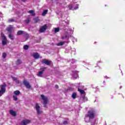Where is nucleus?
<instances>
[{
  "label": "nucleus",
  "mask_w": 125,
  "mask_h": 125,
  "mask_svg": "<svg viewBox=\"0 0 125 125\" xmlns=\"http://www.w3.org/2000/svg\"><path fill=\"white\" fill-rule=\"evenodd\" d=\"M40 97H41L42 100H43V107H47L46 105L49 103V100L48 98L47 97H45L44 95H41Z\"/></svg>",
  "instance_id": "f03ea898"
},
{
  "label": "nucleus",
  "mask_w": 125,
  "mask_h": 125,
  "mask_svg": "<svg viewBox=\"0 0 125 125\" xmlns=\"http://www.w3.org/2000/svg\"><path fill=\"white\" fill-rule=\"evenodd\" d=\"M12 78L13 81H18V78L17 77H12Z\"/></svg>",
  "instance_id": "2f4dec72"
},
{
  "label": "nucleus",
  "mask_w": 125,
  "mask_h": 125,
  "mask_svg": "<svg viewBox=\"0 0 125 125\" xmlns=\"http://www.w3.org/2000/svg\"><path fill=\"white\" fill-rule=\"evenodd\" d=\"M34 21H35V23H37L40 21V19H39V18H35L34 19Z\"/></svg>",
  "instance_id": "4be33fe9"
},
{
  "label": "nucleus",
  "mask_w": 125,
  "mask_h": 125,
  "mask_svg": "<svg viewBox=\"0 0 125 125\" xmlns=\"http://www.w3.org/2000/svg\"><path fill=\"white\" fill-rule=\"evenodd\" d=\"M64 39H67V40H69V38H68V36L67 35H65V36H62V39L63 40Z\"/></svg>",
  "instance_id": "cd10ccee"
},
{
  "label": "nucleus",
  "mask_w": 125,
  "mask_h": 125,
  "mask_svg": "<svg viewBox=\"0 0 125 125\" xmlns=\"http://www.w3.org/2000/svg\"><path fill=\"white\" fill-rule=\"evenodd\" d=\"M68 7H69V10H72V5H69Z\"/></svg>",
  "instance_id": "72a5a7b5"
},
{
  "label": "nucleus",
  "mask_w": 125,
  "mask_h": 125,
  "mask_svg": "<svg viewBox=\"0 0 125 125\" xmlns=\"http://www.w3.org/2000/svg\"><path fill=\"white\" fill-rule=\"evenodd\" d=\"M29 48V46L27 45H25L24 46H23V48L24 49V50H28Z\"/></svg>",
  "instance_id": "7c9ffc66"
},
{
  "label": "nucleus",
  "mask_w": 125,
  "mask_h": 125,
  "mask_svg": "<svg viewBox=\"0 0 125 125\" xmlns=\"http://www.w3.org/2000/svg\"><path fill=\"white\" fill-rule=\"evenodd\" d=\"M31 123V121L30 120H23L21 122V125H27L28 124Z\"/></svg>",
  "instance_id": "1a4fd4ad"
},
{
  "label": "nucleus",
  "mask_w": 125,
  "mask_h": 125,
  "mask_svg": "<svg viewBox=\"0 0 125 125\" xmlns=\"http://www.w3.org/2000/svg\"><path fill=\"white\" fill-rule=\"evenodd\" d=\"M67 124H68V122L67 121H63V125H66Z\"/></svg>",
  "instance_id": "473e14b6"
},
{
  "label": "nucleus",
  "mask_w": 125,
  "mask_h": 125,
  "mask_svg": "<svg viewBox=\"0 0 125 125\" xmlns=\"http://www.w3.org/2000/svg\"><path fill=\"white\" fill-rule=\"evenodd\" d=\"M30 18H27L26 20L25 21V22L26 24H28L30 23Z\"/></svg>",
  "instance_id": "5701e85b"
},
{
  "label": "nucleus",
  "mask_w": 125,
  "mask_h": 125,
  "mask_svg": "<svg viewBox=\"0 0 125 125\" xmlns=\"http://www.w3.org/2000/svg\"><path fill=\"white\" fill-rule=\"evenodd\" d=\"M21 63H22L21 61L19 59L16 61V64L17 65H19L20 64H21Z\"/></svg>",
  "instance_id": "dca6fc26"
},
{
  "label": "nucleus",
  "mask_w": 125,
  "mask_h": 125,
  "mask_svg": "<svg viewBox=\"0 0 125 125\" xmlns=\"http://www.w3.org/2000/svg\"><path fill=\"white\" fill-rule=\"evenodd\" d=\"M16 81V83H18V84L20 83V81H19V80H16V81Z\"/></svg>",
  "instance_id": "f704fd0d"
},
{
  "label": "nucleus",
  "mask_w": 125,
  "mask_h": 125,
  "mask_svg": "<svg viewBox=\"0 0 125 125\" xmlns=\"http://www.w3.org/2000/svg\"><path fill=\"white\" fill-rule=\"evenodd\" d=\"M71 96L73 99H75L76 98V93H73Z\"/></svg>",
  "instance_id": "393cba45"
},
{
  "label": "nucleus",
  "mask_w": 125,
  "mask_h": 125,
  "mask_svg": "<svg viewBox=\"0 0 125 125\" xmlns=\"http://www.w3.org/2000/svg\"><path fill=\"white\" fill-rule=\"evenodd\" d=\"M60 31V28H55V30H54V32L55 33H57L59 32Z\"/></svg>",
  "instance_id": "bb28decb"
},
{
  "label": "nucleus",
  "mask_w": 125,
  "mask_h": 125,
  "mask_svg": "<svg viewBox=\"0 0 125 125\" xmlns=\"http://www.w3.org/2000/svg\"><path fill=\"white\" fill-rule=\"evenodd\" d=\"M82 101L83 102H85L86 101H87V98L83 96V97H82Z\"/></svg>",
  "instance_id": "aec40b11"
},
{
  "label": "nucleus",
  "mask_w": 125,
  "mask_h": 125,
  "mask_svg": "<svg viewBox=\"0 0 125 125\" xmlns=\"http://www.w3.org/2000/svg\"><path fill=\"white\" fill-rule=\"evenodd\" d=\"M23 84H24L25 87H26L27 88H31V85H30V83L26 80H23Z\"/></svg>",
  "instance_id": "423d86ee"
},
{
  "label": "nucleus",
  "mask_w": 125,
  "mask_h": 125,
  "mask_svg": "<svg viewBox=\"0 0 125 125\" xmlns=\"http://www.w3.org/2000/svg\"><path fill=\"white\" fill-rule=\"evenodd\" d=\"M51 62H52L51 61H48V60H42V64H45L47 65V66H50Z\"/></svg>",
  "instance_id": "0eeeda50"
},
{
  "label": "nucleus",
  "mask_w": 125,
  "mask_h": 125,
  "mask_svg": "<svg viewBox=\"0 0 125 125\" xmlns=\"http://www.w3.org/2000/svg\"><path fill=\"white\" fill-rule=\"evenodd\" d=\"M8 38L12 41L14 40V37L11 34H9Z\"/></svg>",
  "instance_id": "412c9836"
},
{
  "label": "nucleus",
  "mask_w": 125,
  "mask_h": 125,
  "mask_svg": "<svg viewBox=\"0 0 125 125\" xmlns=\"http://www.w3.org/2000/svg\"><path fill=\"white\" fill-rule=\"evenodd\" d=\"M12 27H8L5 29L7 31L9 32V33L11 34L12 33Z\"/></svg>",
  "instance_id": "4468645a"
},
{
  "label": "nucleus",
  "mask_w": 125,
  "mask_h": 125,
  "mask_svg": "<svg viewBox=\"0 0 125 125\" xmlns=\"http://www.w3.org/2000/svg\"><path fill=\"white\" fill-rule=\"evenodd\" d=\"M28 13L29 14H32V15L33 16H35V13L34 12V11L33 10H30L28 11Z\"/></svg>",
  "instance_id": "a211bd4d"
},
{
  "label": "nucleus",
  "mask_w": 125,
  "mask_h": 125,
  "mask_svg": "<svg viewBox=\"0 0 125 125\" xmlns=\"http://www.w3.org/2000/svg\"><path fill=\"white\" fill-rule=\"evenodd\" d=\"M47 28V24H45L43 26H42V27L40 29V32L43 33L44 32Z\"/></svg>",
  "instance_id": "6e6552de"
},
{
  "label": "nucleus",
  "mask_w": 125,
  "mask_h": 125,
  "mask_svg": "<svg viewBox=\"0 0 125 125\" xmlns=\"http://www.w3.org/2000/svg\"><path fill=\"white\" fill-rule=\"evenodd\" d=\"M10 113L12 116L14 117L16 116V112L12 110H10Z\"/></svg>",
  "instance_id": "f8f14e48"
},
{
  "label": "nucleus",
  "mask_w": 125,
  "mask_h": 125,
  "mask_svg": "<svg viewBox=\"0 0 125 125\" xmlns=\"http://www.w3.org/2000/svg\"><path fill=\"white\" fill-rule=\"evenodd\" d=\"M35 107L36 108V111H37V114L40 115L42 114V111L41 110V106H40L39 104H36Z\"/></svg>",
  "instance_id": "20e7f679"
},
{
  "label": "nucleus",
  "mask_w": 125,
  "mask_h": 125,
  "mask_svg": "<svg viewBox=\"0 0 125 125\" xmlns=\"http://www.w3.org/2000/svg\"><path fill=\"white\" fill-rule=\"evenodd\" d=\"M6 56H7V54L6 53H2V57H3V59H5L6 58Z\"/></svg>",
  "instance_id": "c85d7f7f"
},
{
  "label": "nucleus",
  "mask_w": 125,
  "mask_h": 125,
  "mask_svg": "<svg viewBox=\"0 0 125 125\" xmlns=\"http://www.w3.org/2000/svg\"><path fill=\"white\" fill-rule=\"evenodd\" d=\"M23 33H24V31H22V30L18 31V32H17V35L18 36L21 35H22Z\"/></svg>",
  "instance_id": "6ab92c4d"
},
{
  "label": "nucleus",
  "mask_w": 125,
  "mask_h": 125,
  "mask_svg": "<svg viewBox=\"0 0 125 125\" xmlns=\"http://www.w3.org/2000/svg\"><path fill=\"white\" fill-rule=\"evenodd\" d=\"M14 94L16 96L20 95L21 92L19 90H16L14 92Z\"/></svg>",
  "instance_id": "ddd939ff"
},
{
  "label": "nucleus",
  "mask_w": 125,
  "mask_h": 125,
  "mask_svg": "<svg viewBox=\"0 0 125 125\" xmlns=\"http://www.w3.org/2000/svg\"><path fill=\"white\" fill-rule=\"evenodd\" d=\"M33 57H34L35 59H39L40 58V55L39 53L37 52L33 53Z\"/></svg>",
  "instance_id": "9d476101"
},
{
  "label": "nucleus",
  "mask_w": 125,
  "mask_h": 125,
  "mask_svg": "<svg viewBox=\"0 0 125 125\" xmlns=\"http://www.w3.org/2000/svg\"><path fill=\"white\" fill-rule=\"evenodd\" d=\"M13 98H14V101H17V100H18L17 96L14 95V96H13Z\"/></svg>",
  "instance_id": "c756f323"
},
{
  "label": "nucleus",
  "mask_w": 125,
  "mask_h": 125,
  "mask_svg": "<svg viewBox=\"0 0 125 125\" xmlns=\"http://www.w3.org/2000/svg\"><path fill=\"white\" fill-rule=\"evenodd\" d=\"M64 43H65V42H60L58 44V46H62L63 45Z\"/></svg>",
  "instance_id": "b1692460"
},
{
  "label": "nucleus",
  "mask_w": 125,
  "mask_h": 125,
  "mask_svg": "<svg viewBox=\"0 0 125 125\" xmlns=\"http://www.w3.org/2000/svg\"><path fill=\"white\" fill-rule=\"evenodd\" d=\"M48 10H44L43 11V13H42V16H45L48 13Z\"/></svg>",
  "instance_id": "2eb2a0df"
},
{
  "label": "nucleus",
  "mask_w": 125,
  "mask_h": 125,
  "mask_svg": "<svg viewBox=\"0 0 125 125\" xmlns=\"http://www.w3.org/2000/svg\"><path fill=\"white\" fill-rule=\"evenodd\" d=\"M78 91L80 92V94H85V91L83 90H82L80 89V88H78Z\"/></svg>",
  "instance_id": "f3484780"
},
{
  "label": "nucleus",
  "mask_w": 125,
  "mask_h": 125,
  "mask_svg": "<svg viewBox=\"0 0 125 125\" xmlns=\"http://www.w3.org/2000/svg\"><path fill=\"white\" fill-rule=\"evenodd\" d=\"M55 87H56V89H58V88H59V86L58 85H56L55 86Z\"/></svg>",
  "instance_id": "c9c22d12"
},
{
  "label": "nucleus",
  "mask_w": 125,
  "mask_h": 125,
  "mask_svg": "<svg viewBox=\"0 0 125 125\" xmlns=\"http://www.w3.org/2000/svg\"><path fill=\"white\" fill-rule=\"evenodd\" d=\"M6 84L5 83H3V84L0 85V88L1 89V90H0V97H1V96L6 92Z\"/></svg>",
  "instance_id": "7ed1b4c3"
},
{
  "label": "nucleus",
  "mask_w": 125,
  "mask_h": 125,
  "mask_svg": "<svg viewBox=\"0 0 125 125\" xmlns=\"http://www.w3.org/2000/svg\"><path fill=\"white\" fill-rule=\"evenodd\" d=\"M21 1L23 2H25L26 1V0H21Z\"/></svg>",
  "instance_id": "4c0bfd02"
},
{
  "label": "nucleus",
  "mask_w": 125,
  "mask_h": 125,
  "mask_svg": "<svg viewBox=\"0 0 125 125\" xmlns=\"http://www.w3.org/2000/svg\"><path fill=\"white\" fill-rule=\"evenodd\" d=\"M14 21H15L13 19H8V23H11V22H14Z\"/></svg>",
  "instance_id": "a878e982"
},
{
  "label": "nucleus",
  "mask_w": 125,
  "mask_h": 125,
  "mask_svg": "<svg viewBox=\"0 0 125 125\" xmlns=\"http://www.w3.org/2000/svg\"><path fill=\"white\" fill-rule=\"evenodd\" d=\"M1 37L2 38V45L4 46L7 43V39L6 38V36H5L4 34H1Z\"/></svg>",
  "instance_id": "39448f33"
},
{
  "label": "nucleus",
  "mask_w": 125,
  "mask_h": 125,
  "mask_svg": "<svg viewBox=\"0 0 125 125\" xmlns=\"http://www.w3.org/2000/svg\"><path fill=\"white\" fill-rule=\"evenodd\" d=\"M96 116V111L94 110L91 109L88 111L87 114L85 116V123H89L90 120H92L95 118Z\"/></svg>",
  "instance_id": "f257e3e1"
},
{
  "label": "nucleus",
  "mask_w": 125,
  "mask_h": 125,
  "mask_svg": "<svg viewBox=\"0 0 125 125\" xmlns=\"http://www.w3.org/2000/svg\"><path fill=\"white\" fill-rule=\"evenodd\" d=\"M78 9V6H77V7H74V10H77Z\"/></svg>",
  "instance_id": "e433bc0d"
},
{
  "label": "nucleus",
  "mask_w": 125,
  "mask_h": 125,
  "mask_svg": "<svg viewBox=\"0 0 125 125\" xmlns=\"http://www.w3.org/2000/svg\"><path fill=\"white\" fill-rule=\"evenodd\" d=\"M46 69V67H43V69L42 70V71H39V72H38V77H42L43 73V71H44V70Z\"/></svg>",
  "instance_id": "9b49d317"
}]
</instances>
